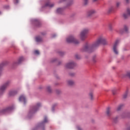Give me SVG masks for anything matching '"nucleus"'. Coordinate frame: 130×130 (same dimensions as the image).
<instances>
[{
  "label": "nucleus",
  "mask_w": 130,
  "mask_h": 130,
  "mask_svg": "<svg viewBox=\"0 0 130 130\" xmlns=\"http://www.w3.org/2000/svg\"><path fill=\"white\" fill-rule=\"evenodd\" d=\"M108 42L105 38L103 37H100L98 40L93 42L92 44H89L86 43L84 45L82 48L81 49V52H87L89 51V52L95 49V48L98 47L100 44H103V45H107Z\"/></svg>",
  "instance_id": "obj_1"
},
{
  "label": "nucleus",
  "mask_w": 130,
  "mask_h": 130,
  "mask_svg": "<svg viewBox=\"0 0 130 130\" xmlns=\"http://www.w3.org/2000/svg\"><path fill=\"white\" fill-rule=\"evenodd\" d=\"M89 29L88 28H83L80 32V38L81 40H85L87 38V34L89 33Z\"/></svg>",
  "instance_id": "obj_2"
},
{
  "label": "nucleus",
  "mask_w": 130,
  "mask_h": 130,
  "mask_svg": "<svg viewBox=\"0 0 130 130\" xmlns=\"http://www.w3.org/2000/svg\"><path fill=\"white\" fill-rule=\"evenodd\" d=\"M66 41L68 43H74V44H79L80 43V42L76 39L74 36H69L66 39Z\"/></svg>",
  "instance_id": "obj_3"
},
{
  "label": "nucleus",
  "mask_w": 130,
  "mask_h": 130,
  "mask_svg": "<svg viewBox=\"0 0 130 130\" xmlns=\"http://www.w3.org/2000/svg\"><path fill=\"white\" fill-rule=\"evenodd\" d=\"M10 83L11 82L10 81H7L0 86V95H3L5 93L7 88L10 86Z\"/></svg>",
  "instance_id": "obj_4"
},
{
  "label": "nucleus",
  "mask_w": 130,
  "mask_h": 130,
  "mask_svg": "<svg viewBox=\"0 0 130 130\" xmlns=\"http://www.w3.org/2000/svg\"><path fill=\"white\" fill-rule=\"evenodd\" d=\"M41 106V104L40 103H39L37 104L35 106L32 107L30 108L29 114H33L34 113H35V112H36V111H37V110L39 109V107H40Z\"/></svg>",
  "instance_id": "obj_5"
},
{
  "label": "nucleus",
  "mask_w": 130,
  "mask_h": 130,
  "mask_svg": "<svg viewBox=\"0 0 130 130\" xmlns=\"http://www.w3.org/2000/svg\"><path fill=\"white\" fill-rule=\"evenodd\" d=\"M76 66L77 64L73 61H70L65 64V68L66 69H74Z\"/></svg>",
  "instance_id": "obj_6"
},
{
  "label": "nucleus",
  "mask_w": 130,
  "mask_h": 130,
  "mask_svg": "<svg viewBox=\"0 0 130 130\" xmlns=\"http://www.w3.org/2000/svg\"><path fill=\"white\" fill-rule=\"evenodd\" d=\"M119 43V41L116 40L113 46V50L115 54H118V51L117 50V45H118V43Z\"/></svg>",
  "instance_id": "obj_7"
},
{
  "label": "nucleus",
  "mask_w": 130,
  "mask_h": 130,
  "mask_svg": "<svg viewBox=\"0 0 130 130\" xmlns=\"http://www.w3.org/2000/svg\"><path fill=\"white\" fill-rule=\"evenodd\" d=\"M94 14H96V10H90L87 12L86 13V17L87 18H89L90 17H92V15Z\"/></svg>",
  "instance_id": "obj_8"
},
{
  "label": "nucleus",
  "mask_w": 130,
  "mask_h": 130,
  "mask_svg": "<svg viewBox=\"0 0 130 130\" xmlns=\"http://www.w3.org/2000/svg\"><path fill=\"white\" fill-rule=\"evenodd\" d=\"M13 109V107H9L8 108H6V109H4L2 110L1 111L2 114H6V113L9 112V111H11Z\"/></svg>",
  "instance_id": "obj_9"
},
{
  "label": "nucleus",
  "mask_w": 130,
  "mask_h": 130,
  "mask_svg": "<svg viewBox=\"0 0 130 130\" xmlns=\"http://www.w3.org/2000/svg\"><path fill=\"white\" fill-rule=\"evenodd\" d=\"M19 100L20 102H23L24 104L26 103V96L24 95H21L20 96Z\"/></svg>",
  "instance_id": "obj_10"
},
{
  "label": "nucleus",
  "mask_w": 130,
  "mask_h": 130,
  "mask_svg": "<svg viewBox=\"0 0 130 130\" xmlns=\"http://www.w3.org/2000/svg\"><path fill=\"white\" fill-rule=\"evenodd\" d=\"M88 97L91 101L94 100V92L93 91H90L88 93Z\"/></svg>",
  "instance_id": "obj_11"
},
{
  "label": "nucleus",
  "mask_w": 130,
  "mask_h": 130,
  "mask_svg": "<svg viewBox=\"0 0 130 130\" xmlns=\"http://www.w3.org/2000/svg\"><path fill=\"white\" fill-rule=\"evenodd\" d=\"M121 118H126V117H129V113L123 112L121 115Z\"/></svg>",
  "instance_id": "obj_12"
},
{
  "label": "nucleus",
  "mask_w": 130,
  "mask_h": 130,
  "mask_svg": "<svg viewBox=\"0 0 130 130\" xmlns=\"http://www.w3.org/2000/svg\"><path fill=\"white\" fill-rule=\"evenodd\" d=\"M130 16V9H128L127 10V13H125L123 14V16L125 19H126V18H128V16Z\"/></svg>",
  "instance_id": "obj_13"
},
{
  "label": "nucleus",
  "mask_w": 130,
  "mask_h": 130,
  "mask_svg": "<svg viewBox=\"0 0 130 130\" xmlns=\"http://www.w3.org/2000/svg\"><path fill=\"white\" fill-rule=\"evenodd\" d=\"M106 114L108 116H110V115H111V108L110 107L107 108Z\"/></svg>",
  "instance_id": "obj_14"
},
{
  "label": "nucleus",
  "mask_w": 130,
  "mask_h": 130,
  "mask_svg": "<svg viewBox=\"0 0 130 130\" xmlns=\"http://www.w3.org/2000/svg\"><path fill=\"white\" fill-rule=\"evenodd\" d=\"M47 121H48V120H47V118L45 117L44 119V121L39 124V126H43V125H44V124H45V123H46Z\"/></svg>",
  "instance_id": "obj_15"
},
{
  "label": "nucleus",
  "mask_w": 130,
  "mask_h": 130,
  "mask_svg": "<svg viewBox=\"0 0 130 130\" xmlns=\"http://www.w3.org/2000/svg\"><path fill=\"white\" fill-rule=\"evenodd\" d=\"M23 60H24V58L23 57H21L18 59L17 62H15V64H20V63H21Z\"/></svg>",
  "instance_id": "obj_16"
},
{
  "label": "nucleus",
  "mask_w": 130,
  "mask_h": 130,
  "mask_svg": "<svg viewBox=\"0 0 130 130\" xmlns=\"http://www.w3.org/2000/svg\"><path fill=\"white\" fill-rule=\"evenodd\" d=\"M36 41L37 42H42L43 40H42V37L40 36H38L36 38Z\"/></svg>",
  "instance_id": "obj_17"
},
{
  "label": "nucleus",
  "mask_w": 130,
  "mask_h": 130,
  "mask_svg": "<svg viewBox=\"0 0 130 130\" xmlns=\"http://www.w3.org/2000/svg\"><path fill=\"white\" fill-rule=\"evenodd\" d=\"M53 6H54V4L52 3H51L50 2H47L45 4V7H49V8H52Z\"/></svg>",
  "instance_id": "obj_18"
},
{
  "label": "nucleus",
  "mask_w": 130,
  "mask_h": 130,
  "mask_svg": "<svg viewBox=\"0 0 130 130\" xmlns=\"http://www.w3.org/2000/svg\"><path fill=\"white\" fill-rule=\"evenodd\" d=\"M18 92H17V90H13L9 92L10 96H14V95H16Z\"/></svg>",
  "instance_id": "obj_19"
},
{
  "label": "nucleus",
  "mask_w": 130,
  "mask_h": 130,
  "mask_svg": "<svg viewBox=\"0 0 130 130\" xmlns=\"http://www.w3.org/2000/svg\"><path fill=\"white\" fill-rule=\"evenodd\" d=\"M130 78V71H127L126 73L124 75V78Z\"/></svg>",
  "instance_id": "obj_20"
},
{
  "label": "nucleus",
  "mask_w": 130,
  "mask_h": 130,
  "mask_svg": "<svg viewBox=\"0 0 130 130\" xmlns=\"http://www.w3.org/2000/svg\"><path fill=\"white\" fill-rule=\"evenodd\" d=\"M114 11V7L112 6L108 9V13H111V12H113Z\"/></svg>",
  "instance_id": "obj_21"
},
{
  "label": "nucleus",
  "mask_w": 130,
  "mask_h": 130,
  "mask_svg": "<svg viewBox=\"0 0 130 130\" xmlns=\"http://www.w3.org/2000/svg\"><path fill=\"white\" fill-rule=\"evenodd\" d=\"M68 84L70 86H73V85H74V84H75V82H74V81H73V80H68Z\"/></svg>",
  "instance_id": "obj_22"
},
{
  "label": "nucleus",
  "mask_w": 130,
  "mask_h": 130,
  "mask_svg": "<svg viewBox=\"0 0 130 130\" xmlns=\"http://www.w3.org/2000/svg\"><path fill=\"white\" fill-rule=\"evenodd\" d=\"M128 94V91H126L123 95V99H125L127 97V94Z\"/></svg>",
  "instance_id": "obj_23"
},
{
  "label": "nucleus",
  "mask_w": 130,
  "mask_h": 130,
  "mask_svg": "<svg viewBox=\"0 0 130 130\" xmlns=\"http://www.w3.org/2000/svg\"><path fill=\"white\" fill-rule=\"evenodd\" d=\"M62 12H63V10L61 8H58L57 9V13H58V14H61Z\"/></svg>",
  "instance_id": "obj_24"
},
{
  "label": "nucleus",
  "mask_w": 130,
  "mask_h": 130,
  "mask_svg": "<svg viewBox=\"0 0 130 130\" xmlns=\"http://www.w3.org/2000/svg\"><path fill=\"white\" fill-rule=\"evenodd\" d=\"M123 107V105H119L117 109H116V110L117 111H119V110H120L121 109V108H122V107Z\"/></svg>",
  "instance_id": "obj_25"
},
{
  "label": "nucleus",
  "mask_w": 130,
  "mask_h": 130,
  "mask_svg": "<svg viewBox=\"0 0 130 130\" xmlns=\"http://www.w3.org/2000/svg\"><path fill=\"white\" fill-rule=\"evenodd\" d=\"M108 27L110 30H112V28H113V24L110 23L108 24Z\"/></svg>",
  "instance_id": "obj_26"
},
{
  "label": "nucleus",
  "mask_w": 130,
  "mask_h": 130,
  "mask_svg": "<svg viewBox=\"0 0 130 130\" xmlns=\"http://www.w3.org/2000/svg\"><path fill=\"white\" fill-rule=\"evenodd\" d=\"M47 90L48 92H51V88L49 86H48L47 87Z\"/></svg>",
  "instance_id": "obj_27"
},
{
  "label": "nucleus",
  "mask_w": 130,
  "mask_h": 130,
  "mask_svg": "<svg viewBox=\"0 0 130 130\" xmlns=\"http://www.w3.org/2000/svg\"><path fill=\"white\" fill-rule=\"evenodd\" d=\"M88 3H89V0H84L83 1L84 5H88Z\"/></svg>",
  "instance_id": "obj_28"
},
{
  "label": "nucleus",
  "mask_w": 130,
  "mask_h": 130,
  "mask_svg": "<svg viewBox=\"0 0 130 130\" xmlns=\"http://www.w3.org/2000/svg\"><path fill=\"white\" fill-rule=\"evenodd\" d=\"M14 5H18L19 4V0H13Z\"/></svg>",
  "instance_id": "obj_29"
},
{
  "label": "nucleus",
  "mask_w": 130,
  "mask_h": 130,
  "mask_svg": "<svg viewBox=\"0 0 130 130\" xmlns=\"http://www.w3.org/2000/svg\"><path fill=\"white\" fill-rule=\"evenodd\" d=\"M4 66H5L4 63L0 64V76H1V71H2L3 69V67H4Z\"/></svg>",
  "instance_id": "obj_30"
},
{
  "label": "nucleus",
  "mask_w": 130,
  "mask_h": 130,
  "mask_svg": "<svg viewBox=\"0 0 130 130\" xmlns=\"http://www.w3.org/2000/svg\"><path fill=\"white\" fill-rule=\"evenodd\" d=\"M35 54H39V51H38V50H36V51H35Z\"/></svg>",
  "instance_id": "obj_31"
},
{
  "label": "nucleus",
  "mask_w": 130,
  "mask_h": 130,
  "mask_svg": "<svg viewBox=\"0 0 130 130\" xmlns=\"http://www.w3.org/2000/svg\"><path fill=\"white\" fill-rule=\"evenodd\" d=\"M120 6V3L119 2H118L116 3V7L117 8H118Z\"/></svg>",
  "instance_id": "obj_32"
},
{
  "label": "nucleus",
  "mask_w": 130,
  "mask_h": 130,
  "mask_svg": "<svg viewBox=\"0 0 130 130\" xmlns=\"http://www.w3.org/2000/svg\"><path fill=\"white\" fill-rule=\"evenodd\" d=\"M124 30L125 32H127V27L125 26Z\"/></svg>",
  "instance_id": "obj_33"
},
{
  "label": "nucleus",
  "mask_w": 130,
  "mask_h": 130,
  "mask_svg": "<svg viewBox=\"0 0 130 130\" xmlns=\"http://www.w3.org/2000/svg\"><path fill=\"white\" fill-rule=\"evenodd\" d=\"M92 62H96V59H95V58L94 57H92Z\"/></svg>",
  "instance_id": "obj_34"
},
{
  "label": "nucleus",
  "mask_w": 130,
  "mask_h": 130,
  "mask_svg": "<svg viewBox=\"0 0 130 130\" xmlns=\"http://www.w3.org/2000/svg\"><path fill=\"white\" fill-rule=\"evenodd\" d=\"M117 117H116V118L113 119V121H114V122H116V121L117 120Z\"/></svg>",
  "instance_id": "obj_35"
},
{
  "label": "nucleus",
  "mask_w": 130,
  "mask_h": 130,
  "mask_svg": "<svg viewBox=\"0 0 130 130\" xmlns=\"http://www.w3.org/2000/svg\"><path fill=\"white\" fill-rule=\"evenodd\" d=\"M76 58H77V59H80V56L79 55H76Z\"/></svg>",
  "instance_id": "obj_36"
},
{
  "label": "nucleus",
  "mask_w": 130,
  "mask_h": 130,
  "mask_svg": "<svg viewBox=\"0 0 130 130\" xmlns=\"http://www.w3.org/2000/svg\"><path fill=\"white\" fill-rule=\"evenodd\" d=\"M45 34H46L45 32H42V34H41L42 36H44V35H45Z\"/></svg>",
  "instance_id": "obj_37"
},
{
  "label": "nucleus",
  "mask_w": 130,
  "mask_h": 130,
  "mask_svg": "<svg viewBox=\"0 0 130 130\" xmlns=\"http://www.w3.org/2000/svg\"><path fill=\"white\" fill-rule=\"evenodd\" d=\"M93 3H96V2H98V0H92Z\"/></svg>",
  "instance_id": "obj_38"
},
{
  "label": "nucleus",
  "mask_w": 130,
  "mask_h": 130,
  "mask_svg": "<svg viewBox=\"0 0 130 130\" xmlns=\"http://www.w3.org/2000/svg\"><path fill=\"white\" fill-rule=\"evenodd\" d=\"M129 1L130 0H125V2L127 3V4H128V3H129Z\"/></svg>",
  "instance_id": "obj_39"
},
{
  "label": "nucleus",
  "mask_w": 130,
  "mask_h": 130,
  "mask_svg": "<svg viewBox=\"0 0 130 130\" xmlns=\"http://www.w3.org/2000/svg\"><path fill=\"white\" fill-rule=\"evenodd\" d=\"M55 36H56V35H54L52 36V38H54V37H55Z\"/></svg>",
  "instance_id": "obj_40"
},
{
  "label": "nucleus",
  "mask_w": 130,
  "mask_h": 130,
  "mask_svg": "<svg viewBox=\"0 0 130 130\" xmlns=\"http://www.w3.org/2000/svg\"><path fill=\"white\" fill-rule=\"evenodd\" d=\"M55 60H56V59H54L52 60V62H53V61H55Z\"/></svg>",
  "instance_id": "obj_41"
},
{
  "label": "nucleus",
  "mask_w": 130,
  "mask_h": 130,
  "mask_svg": "<svg viewBox=\"0 0 130 130\" xmlns=\"http://www.w3.org/2000/svg\"><path fill=\"white\" fill-rule=\"evenodd\" d=\"M60 92V90H57V93L58 94V93H59Z\"/></svg>",
  "instance_id": "obj_42"
},
{
  "label": "nucleus",
  "mask_w": 130,
  "mask_h": 130,
  "mask_svg": "<svg viewBox=\"0 0 130 130\" xmlns=\"http://www.w3.org/2000/svg\"><path fill=\"white\" fill-rule=\"evenodd\" d=\"M74 75H75L74 74H70L71 76H74Z\"/></svg>",
  "instance_id": "obj_43"
},
{
  "label": "nucleus",
  "mask_w": 130,
  "mask_h": 130,
  "mask_svg": "<svg viewBox=\"0 0 130 130\" xmlns=\"http://www.w3.org/2000/svg\"><path fill=\"white\" fill-rule=\"evenodd\" d=\"M113 94L114 95L115 94V92H114L113 91Z\"/></svg>",
  "instance_id": "obj_44"
},
{
  "label": "nucleus",
  "mask_w": 130,
  "mask_h": 130,
  "mask_svg": "<svg viewBox=\"0 0 130 130\" xmlns=\"http://www.w3.org/2000/svg\"><path fill=\"white\" fill-rule=\"evenodd\" d=\"M78 130H81V128L78 127Z\"/></svg>",
  "instance_id": "obj_45"
},
{
  "label": "nucleus",
  "mask_w": 130,
  "mask_h": 130,
  "mask_svg": "<svg viewBox=\"0 0 130 130\" xmlns=\"http://www.w3.org/2000/svg\"><path fill=\"white\" fill-rule=\"evenodd\" d=\"M0 14H1V11H0Z\"/></svg>",
  "instance_id": "obj_46"
}]
</instances>
